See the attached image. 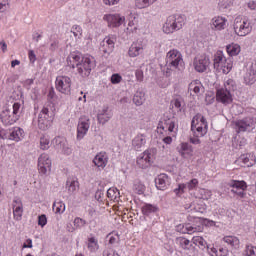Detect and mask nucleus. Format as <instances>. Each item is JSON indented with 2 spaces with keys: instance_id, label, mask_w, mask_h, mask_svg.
Returning <instances> with one entry per match:
<instances>
[{
  "instance_id": "f257e3e1",
  "label": "nucleus",
  "mask_w": 256,
  "mask_h": 256,
  "mask_svg": "<svg viewBox=\"0 0 256 256\" xmlns=\"http://www.w3.org/2000/svg\"><path fill=\"white\" fill-rule=\"evenodd\" d=\"M67 65L76 72L80 77H89L91 71L95 69V58L93 56H82L79 52H72L67 57Z\"/></svg>"
},
{
  "instance_id": "f03ea898",
  "label": "nucleus",
  "mask_w": 256,
  "mask_h": 256,
  "mask_svg": "<svg viewBox=\"0 0 256 256\" xmlns=\"http://www.w3.org/2000/svg\"><path fill=\"white\" fill-rule=\"evenodd\" d=\"M176 71L180 73L185 71V62L181 52L172 49L166 54V64L162 67V73L166 77H171Z\"/></svg>"
},
{
  "instance_id": "7ed1b4c3",
  "label": "nucleus",
  "mask_w": 256,
  "mask_h": 256,
  "mask_svg": "<svg viewBox=\"0 0 256 256\" xmlns=\"http://www.w3.org/2000/svg\"><path fill=\"white\" fill-rule=\"evenodd\" d=\"M157 133L163 136L165 145H171L173 138L177 137V121L175 118H162L157 126Z\"/></svg>"
},
{
  "instance_id": "20e7f679",
  "label": "nucleus",
  "mask_w": 256,
  "mask_h": 256,
  "mask_svg": "<svg viewBox=\"0 0 256 256\" xmlns=\"http://www.w3.org/2000/svg\"><path fill=\"white\" fill-rule=\"evenodd\" d=\"M214 69L218 71V73H223L227 75L233 69V57H225L223 51H217L214 55Z\"/></svg>"
},
{
  "instance_id": "39448f33",
  "label": "nucleus",
  "mask_w": 256,
  "mask_h": 256,
  "mask_svg": "<svg viewBox=\"0 0 256 256\" xmlns=\"http://www.w3.org/2000/svg\"><path fill=\"white\" fill-rule=\"evenodd\" d=\"M233 30L238 37H247V35L253 31L251 20L246 17H236L233 24Z\"/></svg>"
},
{
  "instance_id": "423d86ee",
  "label": "nucleus",
  "mask_w": 256,
  "mask_h": 256,
  "mask_svg": "<svg viewBox=\"0 0 256 256\" xmlns=\"http://www.w3.org/2000/svg\"><path fill=\"white\" fill-rule=\"evenodd\" d=\"M233 84V80L225 82L224 88L219 89L216 93V101L223 105H231V103H233V95L231 94V91L235 89Z\"/></svg>"
},
{
  "instance_id": "0eeeda50",
  "label": "nucleus",
  "mask_w": 256,
  "mask_h": 256,
  "mask_svg": "<svg viewBox=\"0 0 256 256\" xmlns=\"http://www.w3.org/2000/svg\"><path fill=\"white\" fill-rule=\"evenodd\" d=\"M183 25H185V17L181 15H172L169 16L163 25V32L167 35L170 33H175V31H179V29H183Z\"/></svg>"
},
{
  "instance_id": "6e6552de",
  "label": "nucleus",
  "mask_w": 256,
  "mask_h": 256,
  "mask_svg": "<svg viewBox=\"0 0 256 256\" xmlns=\"http://www.w3.org/2000/svg\"><path fill=\"white\" fill-rule=\"evenodd\" d=\"M191 130L196 137L207 135V120L201 114H197L192 119Z\"/></svg>"
},
{
  "instance_id": "1a4fd4ad",
  "label": "nucleus",
  "mask_w": 256,
  "mask_h": 256,
  "mask_svg": "<svg viewBox=\"0 0 256 256\" xmlns=\"http://www.w3.org/2000/svg\"><path fill=\"white\" fill-rule=\"evenodd\" d=\"M51 106L46 105L42 108L38 116V127L42 131H47L51 127V121H53V112L50 110Z\"/></svg>"
},
{
  "instance_id": "9d476101",
  "label": "nucleus",
  "mask_w": 256,
  "mask_h": 256,
  "mask_svg": "<svg viewBox=\"0 0 256 256\" xmlns=\"http://www.w3.org/2000/svg\"><path fill=\"white\" fill-rule=\"evenodd\" d=\"M155 157H157V148H150L144 151L137 159V165L141 169H147V167H151V163L155 161Z\"/></svg>"
},
{
  "instance_id": "9b49d317",
  "label": "nucleus",
  "mask_w": 256,
  "mask_h": 256,
  "mask_svg": "<svg viewBox=\"0 0 256 256\" xmlns=\"http://www.w3.org/2000/svg\"><path fill=\"white\" fill-rule=\"evenodd\" d=\"M236 133H245V131H252L255 129L256 119L253 117H246L233 122Z\"/></svg>"
},
{
  "instance_id": "f8f14e48",
  "label": "nucleus",
  "mask_w": 256,
  "mask_h": 256,
  "mask_svg": "<svg viewBox=\"0 0 256 256\" xmlns=\"http://www.w3.org/2000/svg\"><path fill=\"white\" fill-rule=\"evenodd\" d=\"M55 85L59 93H63L64 95L71 94L72 81L69 76H64V75L58 76L56 78Z\"/></svg>"
},
{
  "instance_id": "ddd939ff",
  "label": "nucleus",
  "mask_w": 256,
  "mask_h": 256,
  "mask_svg": "<svg viewBox=\"0 0 256 256\" xmlns=\"http://www.w3.org/2000/svg\"><path fill=\"white\" fill-rule=\"evenodd\" d=\"M89 127H91V120L88 116H81L78 120L77 125V135L76 139L77 141H81L87 135V132L89 131Z\"/></svg>"
},
{
  "instance_id": "4468645a",
  "label": "nucleus",
  "mask_w": 256,
  "mask_h": 256,
  "mask_svg": "<svg viewBox=\"0 0 256 256\" xmlns=\"http://www.w3.org/2000/svg\"><path fill=\"white\" fill-rule=\"evenodd\" d=\"M194 69L198 73H205L207 69H209V65H211V60L209 56L202 54L195 57L194 62Z\"/></svg>"
},
{
  "instance_id": "2eb2a0df",
  "label": "nucleus",
  "mask_w": 256,
  "mask_h": 256,
  "mask_svg": "<svg viewBox=\"0 0 256 256\" xmlns=\"http://www.w3.org/2000/svg\"><path fill=\"white\" fill-rule=\"evenodd\" d=\"M115 41H117V37L114 35L104 38L100 46V51L103 53V57L107 58L113 53V49H115Z\"/></svg>"
},
{
  "instance_id": "dca6fc26",
  "label": "nucleus",
  "mask_w": 256,
  "mask_h": 256,
  "mask_svg": "<svg viewBox=\"0 0 256 256\" xmlns=\"http://www.w3.org/2000/svg\"><path fill=\"white\" fill-rule=\"evenodd\" d=\"M229 187L232 188L231 192L238 195L241 199L245 197V191L247 190V183L245 181L231 180Z\"/></svg>"
},
{
  "instance_id": "f3484780",
  "label": "nucleus",
  "mask_w": 256,
  "mask_h": 256,
  "mask_svg": "<svg viewBox=\"0 0 256 256\" xmlns=\"http://www.w3.org/2000/svg\"><path fill=\"white\" fill-rule=\"evenodd\" d=\"M38 171L42 175H47V173L51 171V159L49 158V155H40V157L38 158Z\"/></svg>"
},
{
  "instance_id": "a211bd4d",
  "label": "nucleus",
  "mask_w": 256,
  "mask_h": 256,
  "mask_svg": "<svg viewBox=\"0 0 256 256\" xmlns=\"http://www.w3.org/2000/svg\"><path fill=\"white\" fill-rule=\"evenodd\" d=\"M0 119L3 125L6 126L14 125V123H17V121H19V118H17V116L14 115L9 108H4V110L0 114Z\"/></svg>"
},
{
  "instance_id": "6ab92c4d",
  "label": "nucleus",
  "mask_w": 256,
  "mask_h": 256,
  "mask_svg": "<svg viewBox=\"0 0 256 256\" xmlns=\"http://www.w3.org/2000/svg\"><path fill=\"white\" fill-rule=\"evenodd\" d=\"M53 145L55 149L58 151H62L64 155H71L72 150L71 147H69V144H67V140L63 137H56L53 140Z\"/></svg>"
},
{
  "instance_id": "aec40b11",
  "label": "nucleus",
  "mask_w": 256,
  "mask_h": 256,
  "mask_svg": "<svg viewBox=\"0 0 256 256\" xmlns=\"http://www.w3.org/2000/svg\"><path fill=\"white\" fill-rule=\"evenodd\" d=\"M105 21L108 23V27H121L125 23V17L119 14H108L104 16Z\"/></svg>"
},
{
  "instance_id": "412c9836",
  "label": "nucleus",
  "mask_w": 256,
  "mask_h": 256,
  "mask_svg": "<svg viewBox=\"0 0 256 256\" xmlns=\"http://www.w3.org/2000/svg\"><path fill=\"white\" fill-rule=\"evenodd\" d=\"M144 49H145V44H143V41L137 40L130 46L128 55L129 57H139V55L143 53Z\"/></svg>"
},
{
  "instance_id": "4be33fe9",
  "label": "nucleus",
  "mask_w": 256,
  "mask_h": 256,
  "mask_svg": "<svg viewBox=\"0 0 256 256\" xmlns=\"http://www.w3.org/2000/svg\"><path fill=\"white\" fill-rule=\"evenodd\" d=\"M235 163L240 165V167H253V165H255V157L251 154H243L235 161Z\"/></svg>"
},
{
  "instance_id": "5701e85b",
  "label": "nucleus",
  "mask_w": 256,
  "mask_h": 256,
  "mask_svg": "<svg viewBox=\"0 0 256 256\" xmlns=\"http://www.w3.org/2000/svg\"><path fill=\"white\" fill-rule=\"evenodd\" d=\"M146 144H147V134L139 133L132 140V147L136 151H139V149L145 147Z\"/></svg>"
},
{
  "instance_id": "b1692460",
  "label": "nucleus",
  "mask_w": 256,
  "mask_h": 256,
  "mask_svg": "<svg viewBox=\"0 0 256 256\" xmlns=\"http://www.w3.org/2000/svg\"><path fill=\"white\" fill-rule=\"evenodd\" d=\"M188 91H190V95H196L199 97L200 95H203L205 92V88L203 87V84L199 82L198 80L192 81L188 86Z\"/></svg>"
},
{
  "instance_id": "393cba45",
  "label": "nucleus",
  "mask_w": 256,
  "mask_h": 256,
  "mask_svg": "<svg viewBox=\"0 0 256 256\" xmlns=\"http://www.w3.org/2000/svg\"><path fill=\"white\" fill-rule=\"evenodd\" d=\"M176 150L184 159L193 156V147L189 143L182 142Z\"/></svg>"
},
{
  "instance_id": "a878e982",
  "label": "nucleus",
  "mask_w": 256,
  "mask_h": 256,
  "mask_svg": "<svg viewBox=\"0 0 256 256\" xmlns=\"http://www.w3.org/2000/svg\"><path fill=\"white\" fill-rule=\"evenodd\" d=\"M13 213L16 221H20L23 217V203L19 198L13 200Z\"/></svg>"
},
{
  "instance_id": "bb28decb",
  "label": "nucleus",
  "mask_w": 256,
  "mask_h": 256,
  "mask_svg": "<svg viewBox=\"0 0 256 256\" xmlns=\"http://www.w3.org/2000/svg\"><path fill=\"white\" fill-rule=\"evenodd\" d=\"M211 25L212 29H215V31H223L225 25H227V20L225 17L217 16L212 19Z\"/></svg>"
},
{
  "instance_id": "cd10ccee",
  "label": "nucleus",
  "mask_w": 256,
  "mask_h": 256,
  "mask_svg": "<svg viewBox=\"0 0 256 256\" xmlns=\"http://www.w3.org/2000/svg\"><path fill=\"white\" fill-rule=\"evenodd\" d=\"M107 154L105 153H99L97 154L94 159H93V163L96 167H98V169H105V167L107 166Z\"/></svg>"
},
{
  "instance_id": "c85d7f7f",
  "label": "nucleus",
  "mask_w": 256,
  "mask_h": 256,
  "mask_svg": "<svg viewBox=\"0 0 256 256\" xmlns=\"http://www.w3.org/2000/svg\"><path fill=\"white\" fill-rule=\"evenodd\" d=\"M113 117V114L111 113V111H109V108H103L97 116L98 119V123H100L101 125H105V123H107V121H109V119H111Z\"/></svg>"
},
{
  "instance_id": "c756f323",
  "label": "nucleus",
  "mask_w": 256,
  "mask_h": 256,
  "mask_svg": "<svg viewBox=\"0 0 256 256\" xmlns=\"http://www.w3.org/2000/svg\"><path fill=\"white\" fill-rule=\"evenodd\" d=\"M23 129L21 128H14L11 130L10 134L8 135V139L11 141H16L19 142L23 139L24 134H23Z\"/></svg>"
},
{
  "instance_id": "7c9ffc66",
  "label": "nucleus",
  "mask_w": 256,
  "mask_h": 256,
  "mask_svg": "<svg viewBox=\"0 0 256 256\" xmlns=\"http://www.w3.org/2000/svg\"><path fill=\"white\" fill-rule=\"evenodd\" d=\"M145 91L143 89H138L133 97V103L136 104L137 107H141L143 103H145Z\"/></svg>"
},
{
  "instance_id": "2f4dec72",
  "label": "nucleus",
  "mask_w": 256,
  "mask_h": 256,
  "mask_svg": "<svg viewBox=\"0 0 256 256\" xmlns=\"http://www.w3.org/2000/svg\"><path fill=\"white\" fill-rule=\"evenodd\" d=\"M167 181H169V178L167 177V175L165 174L159 175L155 179L157 189H159L160 191H165V189L167 188Z\"/></svg>"
},
{
  "instance_id": "473e14b6",
  "label": "nucleus",
  "mask_w": 256,
  "mask_h": 256,
  "mask_svg": "<svg viewBox=\"0 0 256 256\" xmlns=\"http://www.w3.org/2000/svg\"><path fill=\"white\" fill-rule=\"evenodd\" d=\"M67 191L70 195H75L77 191H79V181L75 179H69L66 182Z\"/></svg>"
},
{
  "instance_id": "72a5a7b5",
  "label": "nucleus",
  "mask_w": 256,
  "mask_h": 256,
  "mask_svg": "<svg viewBox=\"0 0 256 256\" xmlns=\"http://www.w3.org/2000/svg\"><path fill=\"white\" fill-rule=\"evenodd\" d=\"M246 85H253L256 81V71L253 68H249L244 76Z\"/></svg>"
},
{
  "instance_id": "f704fd0d",
  "label": "nucleus",
  "mask_w": 256,
  "mask_h": 256,
  "mask_svg": "<svg viewBox=\"0 0 256 256\" xmlns=\"http://www.w3.org/2000/svg\"><path fill=\"white\" fill-rule=\"evenodd\" d=\"M211 191L207 189H199L197 193L194 194L196 199H203L204 201H209L211 199Z\"/></svg>"
},
{
  "instance_id": "c9c22d12",
  "label": "nucleus",
  "mask_w": 256,
  "mask_h": 256,
  "mask_svg": "<svg viewBox=\"0 0 256 256\" xmlns=\"http://www.w3.org/2000/svg\"><path fill=\"white\" fill-rule=\"evenodd\" d=\"M224 243H227V245H230V247H234V249H239V238L235 236H225L223 238Z\"/></svg>"
},
{
  "instance_id": "e433bc0d",
  "label": "nucleus",
  "mask_w": 256,
  "mask_h": 256,
  "mask_svg": "<svg viewBox=\"0 0 256 256\" xmlns=\"http://www.w3.org/2000/svg\"><path fill=\"white\" fill-rule=\"evenodd\" d=\"M226 50L230 57H235V55L241 53V46H239V44H230L226 47Z\"/></svg>"
},
{
  "instance_id": "4c0bfd02",
  "label": "nucleus",
  "mask_w": 256,
  "mask_h": 256,
  "mask_svg": "<svg viewBox=\"0 0 256 256\" xmlns=\"http://www.w3.org/2000/svg\"><path fill=\"white\" fill-rule=\"evenodd\" d=\"M232 145L235 149H241V147H245V145H247V140L245 138L235 136L232 141Z\"/></svg>"
},
{
  "instance_id": "58836bf2",
  "label": "nucleus",
  "mask_w": 256,
  "mask_h": 256,
  "mask_svg": "<svg viewBox=\"0 0 256 256\" xmlns=\"http://www.w3.org/2000/svg\"><path fill=\"white\" fill-rule=\"evenodd\" d=\"M119 190L117 188H110L107 190V197L111 201H119Z\"/></svg>"
},
{
  "instance_id": "ea45409f",
  "label": "nucleus",
  "mask_w": 256,
  "mask_h": 256,
  "mask_svg": "<svg viewBox=\"0 0 256 256\" xmlns=\"http://www.w3.org/2000/svg\"><path fill=\"white\" fill-rule=\"evenodd\" d=\"M192 242L194 245H197V247H200V249H205V247H207V242L201 236H194Z\"/></svg>"
},
{
  "instance_id": "a19ab883",
  "label": "nucleus",
  "mask_w": 256,
  "mask_h": 256,
  "mask_svg": "<svg viewBox=\"0 0 256 256\" xmlns=\"http://www.w3.org/2000/svg\"><path fill=\"white\" fill-rule=\"evenodd\" d=\"M185 209H190V211H196V213H205V206L195 205L194 203L186 204Z\"/></svg>"
},
{
  "instance_id": "79ce46f5",
  "label": "nucleus",
  "mask_w": 256,
  "mask_h": 256,
  "mask_svg": "<svg viewBox=\"0 0 256 256\" xmlns=\"http://www.w3.org/2000/svg\"><path fill=\"white\" fill-rule=\"evenodd\" d=\"M186 191H194L197 187H199V180L196 178L190 180L189 182L184 184Z\"/></svg>"
},
{
  "instance_id": "37998d69",
  "label": "nucleus",
  "mask_w": 256,
  "mask_h": 256,
  "mask_svg": "<svg viewBox=\"0 0 256 256\" xmlns=\"http://www.w3.org/2000/svg\"><path fill=\"white\" fill-rule=\"evenodd\" d=\"M53 211L54 213H65V203L59 201V202H54L53 204Z\"/></svg>"
},
{
  "instance_id": "c03bdc74",
  "label": "nucleus",
  "mask_w": 256,
  "mask_h": 256,
  "mask_svg": "<svg viewBox=\"0 0 256 256\" xmlns=\"http://www.w3.org/2000/svg\"><path fill=\"white\" fill-rule=\"evenodd\" d=\"M49 147H51V143L49 141V137L47 136H42L40 138V148L43 150V151H47V149H49Z\"/></svg>"
},
{
  "instance_id": "a18cd8bd",
  "label": "nucleus",
  "mask_w": 256,
  "mask_h": 256,
  "mask_svg": "<svg viewBox=\"0 0 256 256\" xmlns=\"http://www.w3.org/2000/svg\"><path fill=\"white\" fill-rule=\"evenodd\" d=\"M155 211H157V207L156 206H153L151 204H145L143 207H142V213L144 215H151V213H155Z\"/></svg>"
},
{
  "instance_id": "49530a36",
  "label": "nucleus",
  "mask_w": 256,
  "mask_h": 256,
  "mask_svg": "<svg viewBox=\"0 0 256 256\" xmlns=\"http://www.w3.org/2000/svg\"><path fill=\"white\" fill-rule=\"evenodd\" d=\"M171 105H172V107H175V109H177V111H182L185 103L183 102V99L176 98V99L172 100Z\"/></svg>"
},
{
  "instance_id": "de8ad7c7",
  "label": "nucleus",
  "mask_w": 256,
  "mask_h": 256,
  "mask_svg": "<svg viewBox=\"0 0 256 256\" xmlns=\"http://www.w3.org/2000/svg\"><path fill=\"white\" fill-rule=\"evenodd\" d=\"M73 225L76 230L83 229V227H85V225H87V221L83 220V218L76 217L73 221Z\"/></svg>"
},
{
  "instance_id": "09e8293b",
  "label": "nucleus",
  "mask_w": 256,
  "mask_h": 256,
  "mask_svg": "<svg viewBox=\"0 0 256 256\" xmlns=\"http://www.w3.org/2000/svg\"><path fill=\"white\" fill-rule=\"evenodd\" d=\"M135 7L137 9H147V7H151V3L149 0H135Z\"/></svg>"
},
{
  "instance_id": "8fccbe9b",
  "label": "nucleus",
  "mask_w": 256,
  "mask_h": 256,
  "mask_svg": "<svg viewBox=\"0 0 256 256\" xmlns=\"http://www.w3.org/2000/svg\"><path fill=\"white\" fill-rule=\"evenodd\" d=\"M71 33H73L75 39H81L83 35V29H81V26L74 25L71 28Z\"/></svg>"
},
{
  "instance_id": "3c124183",
  "label": "nucleus",
  "mask_w": 256,
  "mask_h": 256,
  "mask_svg": "<svg viewBox=\"0 0 256 256\" xmlns=\"http://www.w3.org/2000/svg\"><path fill=\"white\" fill-rule=\"evenodd\" d=\"M244 256H256V247L253 245H246Z\"/></svg>"
},
{
  "instance_id": "603ef678",
  "label": "nucleus",
  "mask_w": 256,
  "mask_h": 256,
  "mask_svg": "<svg viewBox=\"0 0 256 256\" xmlns=\"http://www.w3.org/2000/svg\"><path fill=\"white\" fill-rule=\"evenodd\" d=\"M11 113L16 115L17 119H19V116L21 115V104L19 102H16L13 104Z\"/></svg>"
},
{
  "instance_id": "864d4df0",
  "label": "nucleus",
  "mask_w": 256,
  "mask_h": 256,
  "mask_svg": "<svg viewBox=\"0 0 256 256\" xmlns=\"http://www.w3.org/2000/svg\"><path fill=\"white\" fill-rule=\"evenodd\" d=\"M99 246L97 245V240L95 238H89L88 239V249L90 251H97Z\"/></svg>"
},
{
  "instance_id": "5fc2aeb1",
  "label": "nucleus",
  "mask_w": 256,
  "mask_h": 256,
  "mask_svg": "<svg viewBox=\"0 0 256 256\" xmlns=\"http://www.w3.org/2000/svg\"><path fill=\"white\" fill-rule=\"evenodd\" d=\"M197 231H201V228L193 227L190 224H186V233L188 235H192V233H197Z\"/></svg>"
},
{
  "instance_id": "6e6d98bb",
  "label": "nucleus",
  "mask_w": 256,
  "mask_h": 256,
  "mask_svg": "<svg viewBox=\"0 0 256 256\" xmlns=\"http://www.w3.org/2000/svg\"><path fill=\"white\" fill-rule=\"evenodd\" d=\"M38 225L40 227H44L47 225V216L45 214H42L38 217Z\"/></svg>"
},
{
  "instance_id": "4d7b16f0",
  "label": "nucleus",
  "mask_w": 256,
  "mask_h": 256,
  "mask_svg": "<svg viewBox=\"0 0 256 256\" xmlns=\"http://www.w3.org/2000/svg\"><path fill=\"white\" fill-rule=\"evenodd\" d=\"M186 191L185 184H179L178 188L174 189L176 195H183Z\"/></svg>"
},
{
  "instance_id": "13d9d810",
  "label": "nucleus",
  "mask_w": 256,
  "mask_h": 256,
  "mask_svg": "<svg viewBox=\"0 0 256 256\" xmlns=\"http://www.w3.org/2000/svg\"><path fill=\"white\" fill-rule=\"evenodd\" d=\"M122 80H123V78L119 74H113L111 76V83H113V85L119 84V82Z\"/></svg>"
},
{
  "instance_id": "bf43d9fd",
  "label": "nucleus",
  "mask_w": 256,
  "mask_h": 256,
  "mask_svg": "<svg viewBox=\"0 0 256 256\" xmlns=\"http://www.w3.org/2000/svg\"><path fill=\"white\" fill-rule=\"evenodd\" d=\"M207 251L210 256H219V251H217V248L215 247L210 248L209 246H207Z\"/></svg>"
},
{
  "instance_id": "052dcab7",
  "label": "nucleus",
  "mask_w": 256,
  "mask_h": 256,
  "mask_svg": "<svg viewBox=\"0 0 256 256\" xmlns=\"http://www.w3.org/2000/svg\"><path fill=\"white\" fill-rule=\"evenodd\" d=\"M59 49V40H53L50 43V51H57Z\"/></svg>"
},
{
  "instance_id": "680f3d73",
  "label": "nucleus",
  "mask_w": 256,
  "mask_h": 256,
  "mask_svg": "<svg viewBox=\"0 0 256 256\" xmlns=\"http://www.w3.org/2000/svg\"><path fill=\"white\" fill-rule=\"evenodd\" d=\"M179 243L181 245V247H183V249H187V247H189V240H187V238H180L179 239Z\"/></svg>"
},
{
  "instance_id": "e2e57ef3",
  "label": "nucleus",
  "mask_w": 256,
  "mask_h": 256,
  "mask_svg": "<svg viewBox=\"0 0 256 256\" xmlns=\"http://www.w3.org/2000/svg\"><path fill=\"white\" fill-rule=\"evenodd\" d=\"M247 7L250 9V11H256V0H250L247 3Z\"/></svg>"
},
{
  "instance_id": "0e129e2a",
  "label": "nucleus",
  "mask_w": 256,
  "mask_h": 256,
  "mask_svg": "<svg viewBox=\"0 0 256 256\" xmlns=\"http://www.w3.org/2000/svg\"><path fill=\"white\" fill-rule=\"evenodd\" d=\"M104 195H105V193H103V191L98 190V191H96V193H95V199H96L97 201H102Z\"/></svg>"
},
{
  "instance_id": "69168bd1",
  "label": "nucleus",
  "mask_w": 256,
  "mask_h": 256,
  "mask_svg": "<svg viewBox=\"0 0 256 256\" xmlns=\"http://www.w3.org/2000/svg\"><path fill=\"white\" fill-rule=\"evenodd\" d=\"M176 231H178L179 233H186V225L180 224L178 226H176Z\"/></svg>"
},
{
  "instance_id": "338daca9",
  "label": "nucleus",
  "mask_w": 256,
  "mask_h": 256,
  "mask_svg": "<svg viewBox=\"0 0 256 256\" xmlns=\"http://www.w3.org/2000/svg\"><path fill=\"white\" fill-rule=\"evenodd\" d=\"M136 79L137 81H143V70H137L136 71Z\"/></svg>"
},
{
  "instance_id": "774afa93",
  "label": "nucleus",
  "mask_w": 256,
  "mask_h": 256,
  "mask_svg": "<svg viewBox=\"0 0 256 256\" xmlns=\"http://www.w3.org/2000/svg\"><path fill=\"white\" fill-rule=\"evenodd\" d=\"M229 255V251L225 248H220L218 252V256H227Z\"/></svg>"
}]
</instances>
